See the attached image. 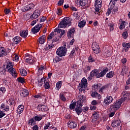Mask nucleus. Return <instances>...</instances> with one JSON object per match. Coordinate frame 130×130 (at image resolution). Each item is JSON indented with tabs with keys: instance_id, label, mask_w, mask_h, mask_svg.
I'll return each mask as SVG.
<instances>
[{
	"instance_id": "nucleus-1",
	"label": "nucleus",
	"mask_w": 130,
	"mask_h": 130,
	"mask_svg": "<svg viewBox=\"0 0 130 130\" xmlns=\"http://www.w3.org/2000/svg\"><path fill=\"white\" fill-rule=\"evenodd\" d=\"M66 34V30L61 29L55 28L54 31L51 32V34L48 36V42L50 41L51 39L52 43L56 42L59 40L62 37L63 35Z\"/></svg>"
},
{
	"instance_id": "nucleus-2",
	"label": "nucleus",
	"mask_w": 130,
	"mask_h": 130,
	"mask_svg": "<svg viewBox=\"0 0 130 130\" xmlns=\"http://www.w3.org/2000/svg\"><path fill=\"white\" fill-rule=\"evenodd\" d=\"M13 67H14V62H12L9 59L6 60L3 66V68L5 71H7L8 73H10L12 75V77L16 78L18 76V73H17L16 69Z\"/></svg>"
},
{
	"instance_id": "nucleus-3",
	"label": "nucleus",
	"mask_w": 130,
	"mask_h": 130,
	"mask_svg": "<svg viewBox=\"0 0 130 130\" xmlns=\"http://www.w3.org/2000/svg\"><path fill=\"white\" fill-rule=\"evenodd\" d=\"M109 70L108 68H104L103 70L99 73V71H98V70L94 69L90 72V76L91 77H96V78H101V77H104Z\"/></svg>"
},
{
	"instance_id": "nucleus-4",
	"label": "nucleus",
	"mask_w": 130,
	"mask_h": 130,
	"mask_svg": "<svg viewBox=\"0 0 130 130\" xmlns=\"http://www.w3.org/2000/svg\"><path fill=\"white\" fill-rule=\"evenodd\" d=\"M9 105L12 108L13 106H15V100L14 99L11 98L9 99L6 101V104H2L1 106V109H3V111H6L8 112V111H10V107H9Z\"/></svg>"
},
{
	"instance_id": "nucleus-5",
	"label": "nucleus",
	"mask_w": 130,
	"mask_h": 130,
	"mask_svg": "<svg viewBox=\"0 0 130 130\" xmlns=\"http://www.w3.org/2000/svg\"><path fill=\"white\" fill-rule=\"evenodd\" d=\"M88 86V80L83 78L81 80V83L79 84L78 89L79 90V94L85 93L86 88Z\"/></svg>"
},
{
	"instance_id": "nucleus-6",
	"label": "nucleus",
	"mask_w": 130,
	"mask_h": 130,
	"mask_svg": "<svg viewBox=\"0 0 130 130\" xmlns=\"http://www.w3.org/2000/svg\"><path fill=\"white\" fill-rule=\"evenodd\" d=\"M71 25V19L69 17H64L58 24L59 28H66L67 26Z\"/></svg>"
},
{
	"instance_id": "nucleus-7",
	"label": "nucleus",
	"mask_w": 130,
	"mask_h": 130,
	"mask_svg": "<svg viewBox=\"0 0 130 130\" xmlns=\"http://www.w3.org/2000/svg\"><path fill=\"white\" fill-rule=\"evenodd\" d=\"M23 58L24 59V60H25L27 63H29V64H33V63L36 61V58L28 53L25 54L23 57Z\"/></svg>"
},
{
	"instance_id": "nucleus-8",
	"label": "nucleus",
	"mask_w": 130,
	"mask_h": 130,
	"mask_svg": "<svg viewBox=\"0 0 130 130\" xmlns=\"http://www.w3.org/2000/svg\"><path fill=\"white\" fill-rule=\"evenodd\" d=\"M67 48L66 47H60L59 48L57 49L56 54L60 57H62V56H66V54H67Z\"/></svg>"
},
{
	"instance_id": "nucleus-9",
	"label": "nucleus",
	"mask_w": 130,
	"mask_h": 130,
	"mask_svg": "<svg viewBox=\"0 0 130 130\" xmlns=\"http://www.w3.org/2000/svg\"><path fill=\"white\" fill-rule=\"evenodd\" d=\"M122 102V100H118L116 103H114L113 105L111 106V110L113 111H116V110H118V109L120 108V106H121Z\"/></svg>"
},
{
	"instance_id": "nucleus-10",
	"label": "nucleus",
	"mask_w": 130,
	"mask_h": 130,
	"mask_svg": "<svg viewBox=\"0 0 130 130\" xmlns=\"http://www.w3.org/2000/svg\"><path fill=\"white\" fill-rule=\"evenodd\" d=\"M92 49L94 52L96 54H98V53H100L101 50H100V47L99 45L96 44V43H93L92 45Z\"/></svg>"
},
{
	"instance_id": "nucleus-11",
	"label": "nucleus",
	"mask_w": 130,
	"mask_h": 130,
	"mask_svg": "<svg viewBox=\"0 0 130 130\" xmlns=\"http://www.w3.org/2000/svg\"><path fill=\"white\" fill-rule=\"evenodd\" d=\"M121 96V98L119 100H122L123 102V101H125L126 100L129 99L130 93L126 91H124L122 92Z\"/></svg>"
},
{
	"instance_id": "nucleus-12",
	"label": "nucleus",
	"mask_w": 130,
	"mask_h": 130,
	"mask_svg": "<svg viewBox=\"0 0 130 130\" xmlns=\"http://www.w3.org/2000/svg\"><path fill=\"white\" fill-rule=\"evenodd\" d=\"M35 6L33 4H30L22 8L21 9L22 12H28V11H31V10L34 9Z\"/></svg>"
},
{
	"instance_id": "nucleus-13",
	"label": "nucleus",
	"mask_w": 130,
	"mask_h": 130,
	"mask_svg": "<svg viewBox=\"0 0 130 130\" xmlns=\"http://www.w3.org/2000/svg\"><path fill=\"white\" fill-rule=\"evenodd\" d=\"M76 33V29L74 27L69 29L67 32L68 38H74V34Z\"/></svg>"
},
{
	"instance_id": "nucleus-14",
	"label": "nucleus",
	"mask_w": 130,
	"mask_h": 130,
	"mask_svg": "<svg viewBox=\"0 0 130 130\" xmlns=\"http://www.w3.org/2000/svg\"><path fill=\"white\" fill-rule=\"evenodd\" d=\"M112 101H113V98H112V96L108 95L104 100V103H105L106 106H108L109 104L112 103Z\"/></svg>"
},
{
	"instance_id": "nucleus-15",
	"label": "nucleus",
	"mask_w": 130,
	"mask_h": 130,
	"mask_svg": "<svg viewBox=\"0 0 130 130\" xmlns=\"http://www.w3.org/2000/svg\"><path fill=\"white\" fill-rule=\"evenodd\" d=\"M42 27V24H37L34 28L31 29V32H32L34 34H35V33H38V32L40 31V29H41Z\"/></svg>"
},
{
	"instance_id": "nucleus-16",
	"label": "nucleus",
	"mask_w": 130,
	"mask_h": 130,
	"mask_svg": "<svg viewBox=\"0 0 130 130\" xmlns=\"http://www.w3.org/2000/svg\"><path fill=\"white\" fill-rule=\"evenodd\" d=\"M39 16H40V11H39V10H35L32 15H31L30 19H31L32 20L34 19H37V18H38Z\"/></svg>"
},
{
	"instance_id": "nucleus-17",
	"label": "nucleus",
	"mask_w": 130,
	"mask_h": 130,
	"mask_svg": "<svg viewBox=\"0 0 130 130\" xmlns=\"http://www.w3.org/2000/svg\"><path fill=\"white\" fill-rule=\"evenodd\" d=\"M37 69L38 70L39 75H42L43 74V71H44V70H46V67L43 65H40L37 66Z\"/></svg>"
},
{
	"instance_id": "nucleus-18",
	"label": "nucleus",
	"mask_w": 130,
	"mask_h": 130,
	"mask_svg": "<svg viewBox=\"0 0 130 130\" xmlns=\"http://www.w3.org/2000/svg\"><path fill=\"white\" fill-rule=\"evenodd\" d=\"M7 54H8V52H7V50L5 49V47H0V57H4Z\"/></svg>"
},
{
	"instance_id": "nucleus-19",
	"label": "nucleus",
	"mask_w": 130,
	"mask_h": 130,
	"mask_svg": "<svg viewBox=\"0 0 130 130\" xmlns=\"http://www.w3.org/2000/svg\"><path fill=\"white\" fill-rule=\"evenodd\" d=\"M110 10L112 11V13H113L114 14H115V13H117V12H118V7L115 5H110Z\"/></svg>"
},
{
	"instance_id": "nucleus-20",
	"label": "nucleus",
	"mask_w": 130,
	"mask_h": 130,
	"mask_svg": "<svg viewBox=\"0 0 130 130\" xmlns=\"http://www.w3.org/2000/svg\"><path fill=\"white\" fill-rule=\"evenodd\" d=\"M37 109L39 111H47V110H48L47 106L43 105H39L38 106Z\"/></svg>"
},
{
	"instance_id": "nucleus-21",
	"label": "nucleus",
	"mask_w": 130,
	"mask_h": 130,
	"mask_svg": "<svg viewBox=\"0 0 130 130\" xmlns=\"http://www.w3.org/2000/svg\"><path fill=\"white\" fill-rule=\"evenodd\" d=\"M66 94H67V92L62 91L59 94V99H60L61 101H63V102H66V101H67Z\"/></svg>"
},
{
	"instance_id": "nucleus-22",
	"label": "nucleus",
	"mask_w": 130,
	"mask_h": 130,
	"mask_svg": "<svg viewBox=\"0 0 130 130\" xmlns=\"http://www.w3.org/2000/svg\"><path fill=\"white\" fill-rule=\"evenodd\" d=\"M20 95L22 97H26L29 95V90L27 89H23L20 90Z\"/></svg>"
},
{
	"instance_id": "nucleus-23",
	"label": "nucleus",
	"mask_w": 130,
	"mask_h": 130,
	"mask_svg": "<svg viewBox=\"0 0 130 130\" xmlns=\"http://www.w3.org/2000/svg\"><path fill=\"white\" fill-rule=\"evenodd\" d=\"M68 127H70V128H76L77 127V126L78 125V124H77V122L71 121H69L68 122Z\"/></svg>"
},
{
	"instance_id": "nucleus-24",
	"label": "nucleus",
	"mask_w": 130,
	"mask_h": 130,
	"mask_svg": "<svg viewBox=\"0 0 130 130\" xmlns=\"http://www.w3.org/2000/svg\"><path fill=\"white\" fill-rule=\"evenodd\" d=\"M90 3H91V1H88V0H82V1H79L80 6H81V7H85L86 5H87V6H89Z\"/></svg>"
},
{
	"instance_id": "nucleus-25",
	"label": "nucleus",
	"mask_w": 130,
	"mask_h": 130,
	"mask_svg": "<svg viewBox=\"0 0 130 130\" xmlns=\"http://www.w3.org/2000/svg\"><path fill=\"white\" fill-rule=\"evenodd\" d=\"M99 118V112H94L92 114V122H95L96 121L97 119Z\"/></svg>"
},
{
	"instance_id": "nucleus-26",
	"label": "nucleus",
	"mask_w": 130,
	"mask_h": 130,
	"mask_svg": "<svg viewBox=\"0 0 130 130\" xmlns=\"http://www.w3.org/2000/svg\"><path fill=\"white\" fill-rule=\"evenodd\" d=\"M122 45L124 47L125 52H127L130 48V43H122Z\"/></svg>"
},
{
	"instance_id": "nucleus-27",
	"label": "nucleus",
	"mask_w": 130,
	"mask_h": 130,
	"mask_svg": "<svg viewBox=\"0 0 130 130\" xmlns=\"http://www.w3.org/2000/svg\"><path fill=\"white\" fill-rule=\"evenodd\" d=\"M120 125V120L119 119L114 120L113 121L112 123V126L113 127H116L117 126H119Z\"/></svg>"
},
{
	"instance_id": "nucleus-28",
	"label": "nucleus",
	"mask_w": 130,
	"mask_h": 130,
	"mask_svg": "<svg viewBox=\"0 0 130 130\" xmlns=\"http://www.w3.org/2000/svg\"><path fill=\"white\" fill-rule=\"evenodd\" d=\"M127 73H128V67L123 66L121 72V75L122 76H124V74H127Z\"/></svg>"
},
{
	"instance_id": "nucleus-29",
	"label": "nucleus",
	"mask_w": 130,
	"mask_h": 130,
	"mask_svg": "<svg viewBox=\"0 0 130 130\" xmlns=\"http://www.w3.org/2000/svg\"><path fill=\"white\" fill-rule=\"evenodd\" d=\"M20 35L22 38H26L28 36V30H21L20 32Z\"/></svg>"
},
{
	"instance_id": "nucleus-30",
	"label": "nucleus",
	"mask_w": 130,
	"mask_h": 130,
	"mask_svg": "<svg viewBox=\"0 0 130 130\" xmlns=\"http://www.w3.org/2000/svg\"><path fill=\"white\" fill-rule=\"evenodd\" d=\"M27 124L28 125L33 126V125H35L36 124V121H35L34 118H31L28 120Z\"/></svg>"
},
{
	"instance_id": "nucleus-31",
	"label": "nucleus",
	"mask_w": 130,
	"mask_h": 130,
	"mask_svg": "<svg viewBox=\"0 0 130 130\" xmlns=\"http://www.w3.org/2000/svg\"><path fill=\"white\" fill-rule=\"evenodd\" d=\"M53 47H54V45L53 44L50 45V44H47L45 46V48H44V49L45 51H47V50H51V49H52Z\"/></svg>"
},
{
	"instance_id": "nucleus-32",
	"label": "nucleus",
	"mask_w": 130,
	"mask_h": 130,
	"mask_svg": "<svg viewBox=\"0 0 130 130\" xmlns=\"http://www.w3.org/2000/svg\"><path fill=\"white\" fill-rule=\"evenodd\" d=\"M45 40H46V37L45 35L41 36L38 39V42L40 43V44H44L45 43Z\"/></svg>"
},
{
	"instance_id": "nucleus-33",
	"label": "nucleus",
	"mask_w": 130,
	"mask_h": 130,
	"mask_svg": "<svg viewBox=\"0 0 130 130\" xmlns=\"http://www.w3.org/2000/svg\"><path fill=\"white\" fill-rule=\"evenodd\" d=\"M13 40L15 44H19V43L21 42V40H22V38L19 36H16L13 38Z\"/></svg>"
},
{
	"instance_id": "nucleus-34",
	"label": "nucleus",
	"mask_w": 130,
	"mask_h": 130,
	"mask_svg": "<svg viewBox=\"0 0 130 130\" xmlns=\"http://www.w3.org/2000/svg\"><path fill=\"white\" fill-rule=\"evenodd\" d=\"M119 22H121V24L119 26L120 30H122L123 29H124L125 28V25H127V23L125 22V21H122V19H120L119 20Z\"/></svg>"
},
{
	"instance_id": "nucleus-35",
	"label": "nucleus",
	"mask_w": 130,
	"mask_h": 130,
	"mask_svg": "<svg viewBox=\"0 0 130 130\" xmlns=\"http://www.w3.org/2000/svg\"><path fill=\"white\" fill-rule=\"evenodd\" d=\"M77 105V102H75V101L73 100L71 102V104L70 105L69 108L71 110H74L75 108H76V105Z\"/></svg>"
},
{
	"instance_id": "nucleus-36",
	"label": "nucleus",
	"mask_w": 130,
	"mask_h": 130,
	"mask_svg": "<svg viewBox=\"0 0 130 130\" xmlns=\"http://www.w3.org/2000/svg\"><path fill=\"white\" fill-rule=\"evenodd\" d=\"M74 42H75V39H73L69 43L65 44L64 45V47H67L66 48H70L71 46L74 44Z\"/></svg>"
},
{
	"instance_id": "nucleus-37",
	"label": "nucleus",
	"mask_w": 130,
	"mask_h": 130,
	"mask_svg": "<svg viewBox=\"0 0 130 130\" xmlns=\"http://www.w3.org/2000/svg\"><path fill=\"white\" fill-rule=\"evenodd\" d=\"M24 111V106L23 105H20L18 106L17 108V112L19 114H21Z\"/></svg>"
},
{
	"instance_id": "nucleus-38",
	"label": "nucleus",
	"mask_w": 130,
	"mask_h": 130,
	"mask_svg": "<svg viewBox=\"0 0 130 130\" xmlns=\"http://www.w3.org/2000/svg\"><path fill=\"white\" fill-rule=\"evenodd\" d=\"M85 25H86V20H80V21L78 23V27L79 28H83V27H85Z\"/></svg>"
},
{
	"instance_id": "nucleus-39",
	"label": "nucleus",
	"mask_w": 130,
	"mask_h": 130,
	"mask_svg": "<svg viewBox=\"0 0 130 130\" xmlns=\"http://www.w3.org/2000/svg\"><path fill=\"white\" fill-rule=\"evenodd\" d=\"M19 73L21 76L23 77H25V76H27V71L25 70V69H19Z\"/></svg>"
},
{
	"instance_id": "nucleus-40",
	"label": "nucleus",
	"mask_w": 130,
	"mask_h": 130,
	"mask_svg": "<svg viewBox=\"0 0 130 130\" xmlns=\"http://www.w3.org/2000/svg\"><path fill=\"white\" fill-rule=\"evenodd\" d=\"M75 111L78 115H80L81 113H82V111H83V110H82V107H76V108H75Z\"/></svg>"
},
{
	"instance_id": "nucleus-41",
	"label": "nucleus",
	"mask_w": 130,
	"mask_h": 130,
	"mask_svg": "<svg viewBox=\"0 0 130 130\" xmlns=\"http://www.w3.org/2000/svg\"><path fill=\"white\" fill-rule=\"evenodd\" d=\"M33 118L36 122V121H40V120H41V119H42L43 117H42V115H38L35 116Z\"/></svg>"
},
{
	"instance_id": "nucleus-42",
	"label": "nucleus",
	"mask_w": 130,
	"mask_h": 130,
	"mask_svg": "<svg viewBox=\"0 0 130 130\" xmlns=\"http://www.w3.org/2000/svg\"><path fill=\"white\" fill-rule=\"evenodd\" d=\"M18 82L19 83H21V84H24L26 83V80L24 78L22 77H19L17 78Z\"/></svg>"
},
{
	"instance_id": "nucleus-43",
	"label": "nucleus",
	"mask_w": 130,
	"mask_h": 130,
	"mask_svg": "<svg viewBox=\"0 0 130 130\" xmlns=\"http://www.w3.org/2000/svg\"><path fill=\"white\" fill-rule=\"evenodd\" d=\"M6 92V87H0V96H3L4 94Z\"/></svg>"
},
{
	"instance_id": "nucleus-44",
	"label": "nucleus",
	"mask_w": 130,
	"mask_h": 130,
	"mask_svg": "<svg viewBox=\"0 0 130 130\" xmlns=\"http://www.w3.org/2000/svg\"><path fill=\"white\" fill-rule=\"evenodd\" d=\"M108 87V85H104L99 90V92L101 93V94H103V91H104V90H106V89H107Z\"/></svg>"
},
{
	"instance_id": "nucleus-45",
	"label": "nucleus",
	"mask_w": 130,
	"mask_h": 130,
	"mask_svg": "<svg viewBox=\"0 0 130 130\" xmlns=\"http://www.w3.org/2000/svg\"><path fill=\"white\" fill-rule=\"evenodd\" d=\"M78 100L82 101V102L86 100V96L81 94L78 95Z\"/></svg>"
},
{
	"instance_id": "nucleus-46",
	"label": "nucleus",
	"mask_w": 130,
	"mask_h": 130,
	"mask_svg": "<svg viewBox=\"0 0 130 130\" xmlns=\"http://www.w3.org/2000/svg\"><path fill=\"white\" fill-rule=\"evenodd\" d=\"M44 87L45 89H49L50 88V85L49 84V82L46 80H44Z\"/></svg>"
},
{
	"instance_id": "nucleus-47",
	"label": "nucleus",
	"mask_w": 130,
	"mask_h": 130,
	"mask_svg": "<svg viewBox=\"0 0 130 130\" xmlns=\"http://www.w3.org/2000/svg\"><path fill=\"white\" fill-rule=\"evenodd\" d=\"M61 85H62L61 81H58V82H57V83L56 84V90H59V89L61 88Z\"/></svg>"
},
{
	"instance_id": "nucleus-48",
	"label": "nucleus",
	"mask_w": 130,
	"mask_h": 130,
	"mask_svg": "<svg viewBox=\"0 0 130 130\" xmlns=\"http://www.w3.org/2000/svg\"><path fill=\"white\" fill-rule=\"evenodd\" d=\"M75 52H76V50L75 49H73V50L71 52L69 57L70 58H73L74 56H75Z\"/></svg>"
},
{
	"instance_id": "nucleus-49",
	"label": "nucleus",
	"mask_w": 130,
	"mask_h": 130,
	"mask_svg": "<svg viewBox=\"0 0 130 130\" xmlns=\"http://www.w3.org/2000/svg\"><path fill=\"white\" fill-rule=\"evenodd\" d=\"M114 75V72L111 71L107 74V78H112Z\"/></svg>"
},
{
	"instance_id": "nucleus-50",
	"label": "nucleus",
	"mask_w": 130,
	"mask_h": 130,
	"mask_svg": "<svg viewBox=\"0 0 130 130\" xmlns=\"http://www.w3.org/2000/svg\"><path fill=\"white\" fill-rule=\"evenodd\" d=\"M50 124H51L50 122H48V123L45 124L44 127V129L46 130V129H48V128H50Z\"/></svg>"
},
{
	"instance_id": "nucleus-51",
	"label": "nucleus",
	"mask_w": 130,
	"mask_h": 130,
	"mask_svg": "<svg viewBox=\"0 0 130 130\" xmlns=\"http://www.w3.org/2000/svg\"><path fill=\"white\" fill-rule=\"evenodd\" d=\"M43 80L44 81H45V79L42 78L40 81H38V85L39 87H42V85H43Z\"/></svg>"
},
{
	"instance_id": "nucleus-52",
	"label": "nucleus",
	"mask_w": 130,
	"mask_h": 130,
	"mask_svg": "<svg viewBox=\"0 0 130 130\" xmlns=\"http://www.w3.org/2000/svg\"><path fill=\"white\" fill-rule=\"evenodd\" d=\"M83 106V102L81 101H77V107H82Z\"/></svg>"
},
{
	"instance_id": "nucleus-53",
	"label": "nucleus",
	"mask_w": 130,
	"mask_h": 130,
	"mask_svg": "<svg viewBox=\"0 0 130 130\" xmlns=\"http://www.w3.org/2000/svg\"><path fill=\"white\" fill-rule=\"evenodd\" d=\"M91 68H92L91 66H87L85 67L84 70V73H87V72H89V71H91Z\"/></svg>"
},
{
	"instance_id": "nucleus-54",
	"label": "nucleus",
	"mask_w": 130,
	"mask_h": 130,
	"mask_svg": "<svg viewBox=\"0 0 130 130\" xmlns=\"http://www.w3.org/2000/svg\"><path fill=\"white\" fill-rule=\"evenodd\" d=\"M127 36H128V34H127V31L123 32L122 34V37L124 39H126L127 38Z\"/></svg>"
},
{
	"instance_id": "nucleus-55",
	"label": "nucleus",
	"mask_w": 130,
	"mask_h": 130,
	"mask_svg": "<svg viewBox=\"0 0 130 130\" xmlns=\"http://www.w3.org/2000/svg\"><path fill=\"white\" fill-rule=\"evenodd\" d=\"M57 14L59 16H60L62 14V10L61 8H58L57 10Z\"/></svg>"
},
{
	"instance_id": "nucleus-56",
	"label": "nucleus",
	"mask_w": 130,
	"mask_h": 130,
	"mask_svg": "<svg viewBox=\"0 0 130 130\" xmlns=\"http://www.w3.org/2000/svg\"><path fill=\"white\" fill-rule=\"evenodd\" d=\"M46 20V16H42L40 18V22H45Z\"/></svg>"
},
{
	"instance_id": "nucleus-57",
	"label": "nucleus",
	"mask_w": 130,
	"mask_h": 130,
	"mask_svg": "<svg viewBox=\"0 0 130 130\" xmlns=\"http://www.w3.org/2000/svg\"><path fill=\"white\" fill-rule=\"evenodd\" d=\"M91 96L93 97V98H96V97L98 96V93H97L96 91L93 92L91 94Z\"/></svg>"
},
{
	"instance_id": "nucleus-58",
	"label": "nucleus",
	"mask_w": 130,
	"mask_h": 130,
	"mask_svg": "<svg viewBox=\"0 0 130 130\" xmlns=\"http://www.w3.org/2000/svg\"><path fill=\"white\" fill-rule=\"evenodd\" d=\"M32 130H39V126L38 125H34V126L31 127Z\"/></svg>"
},
{
	"instance_id": "nucleus-59",
	"label": "nucleus",
	"mask_w": 130,
	"mask_h": 130,
	"mask_svg": "<svg viewBox=\"0 0 130 130\" xmlns=\"http://www.w3.org/2000/svg\"><path fill=\"white\" fill-rule=\"evenodd\" d=\"M89 62H93L95 61V59H94L92 56H90L88 58Z\"/></svg>"
},
{
	"instance_id": "nucleus-60",
	"label": "nucleus",
	"mask_w": 130,
	"mask_h": 130,
	"mask_svg": "<svg viewBox=\"0 0 130 130\" xmlns=\"http://www.w3.org/2000/svg\"><path fill=\"white\" fill-rule=\"evenodd\" d=\"M59 61H60V59L58 57H56L53 60L54 62H59Z\"/></svg>"
},
{
	"instance_id": "nucleus-61",
	"label": "nucleus",
	"mask_w": 130,
	"mask_h": 130,
	"mask_svg": "<svg viewBox=\"0 0 130 130\" xmlns=\"http://www.w3.org/2000/svg\"><path fill=\"white\" fill-rule=\"evenodd\" d=\"M119 0H111L110 5H116V2Z\"/></svg>"
},
{
	"instance_id": "nucleus-62",
	"label": "nucleus",
	"mask_w": 130,
	"mask_h": 130,
	"mask_svg": "<svg viewBox=\"0 0 130 130\" xmlns=\"http://www.w3.org/2000/svg\"><path fill=\"white\" fill-rule=\"evenodd\" d=\"M6 115V113L0 110V118H3Z\"/></svg>"
},
{
	"instance_id": "nucleus-63",
	"label": "nucleus",
	"mask_w": 130,
	"mask_h": 130,
	"mask_svg": "<svg viewBox=\"0 0 130 130\" xmlns=\"http://www.w3.org/2000/svg\"><path fill=\"white\" fill-rule=\"evenodd\" d=\"M64 2V0H59V1L58 2V6H62Z\"/></svg>"
},
{
	"instance_id": "nucleus-64",
	"label": "nucleus",
	"mask_w": 130,
	"mask_h": 130,
	"mask_svg": "<svg viewBox=\"0 0 130 130\" xmlns=\"http://www.w3.org/2000/svg\"><path fill=\"white\" fill-rule=\"evenodd\" d=\"M90 109H91V110H96L97 107H96L95 106H94V105H91L90 106Z\"/></svg>"
}]
</instances>
